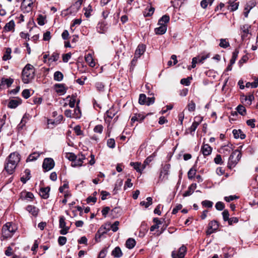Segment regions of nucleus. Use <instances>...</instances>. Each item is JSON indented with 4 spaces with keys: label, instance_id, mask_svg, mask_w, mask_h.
I'll list each match as a JSON object with an SVG mask.
<instances>
[{
    "label": "nucleus",
    "instance_id": "obj_13",
    "mask_svg": "<svg viewBox=\"0 0 258 258\" xmlns=\"http://www.w3.org/2000/svg\"><path fill=\"white\" fill-rule=\"evenodd\" d=\"M54 88L57 93L61 94H64L67 90V88H66L64 84H56L54 85Z\"/></svg>",
    "mask_w": 258,
    "mask_h": 258
},
{
    "label": "nucleus",
    "instance_id": "obj_45",
    "mask_svg": "<svg viewBox=\"0 0 258 258\" xmlns=\"http://www.w3.org/2000/svg\"><path fill=\"white\" fill-rule=\"evenodd\" d=\"M147 97L144 94H141L139 98V103L141 105H146Z\"/></svg>",
    "mask_w": 258,
    "mask_h": 258
},
{
    "label": "nucleus",
    "instance_id": "obj_10",
    "mask_svg": "<svg viewBox=\"0 0 258 258\" xmlns=\"http://www.w3.org/2000/svg\"><path fill=\"white\" fill-rule=\"evenodd\" d=\"M85 159L86 158L84 155H83L82 154H79L77 156V158L76 160H75L74 162H72V166L73 167L82 166L83 163V160H85Z\"/></svg>",
    "mask_w": 258,
    "mask_h": 258
},
{
    "label": "nucleus",
    "instance_id": "obj_32",
    "mask_svg": "<svg viewBox=\"0 0 258 258\" xmlns=\"http://www.w3.org/2000/svg\"><path fill=\"white\" fill-rule=\"evenodd\" d=\"M232 145L231 144L223 146L220 149V152L221 153L227 155L232 151Z\"/></svg>",
    "mask_w": 258,
    "mask_h": 258
},
{
    "label": "nucleus",
    "instance_id": "obj_26",
    "mask_svg": "<svg viewBox=\"0 0 258 258\" xmlns=\"http://www.w3.org/2000/svg\"><path fill=\"white\" fill-rule=\"evenodd\" d=\"M131 166L137 171V172L142 173L144 169L142 168V164L140 162H131Z\"/></svg>",
    "mask_w": 258,
    "mask_h": 258
},
{
    "label": "nucleus",
    "instance_id": "obj_64",
    "mask_svg": "<svg viewBox=\"0 0 258 258\" xmlns=\"http://www.w3.org/2000/svg\"><path fill=\"white\" fill-rule=\"evenodd\" d=\"M107 252V248H104L100 251L98 255V258H104Z\"/></svg>",
    "mask_w": 258,
    "mask_h": 258
},
{
    "label": "nucleus",
    "instance_id": "obj_52",
    "mask_svg": "<svg viewBox=\"0 0 258 258\" xmlns=\"http://www.w3.org/2000/svg\"><path fill=\"white\" fill-rule=\"evenodd\" d=\"M202 205L206 208H211L213 207V203L209 200H205L202 202Z\"/></svg>",
    "mask_w": 258,
    "mask_h": 258
},
{
    "label": "nucleus",
    "instance_id": "obj_9",
    "mask_svg": "<svg viewBox=\"0 0 258 258\" xmlns=\"http://www.w3.org/2000/svg\"><path fill=\"white\" fill-rule=\"evenodd\" d=\"M219 227V225L216 221H211L208 225V229L207 231V234L210 235L216 231Z\"/></svg>",
    "mask_w": 258,
    "mask_h": 258
},
{
    "label": "nucleus",
    "instance_id": "obj_44",
    "mask_svg": "<svg viewBox=\"0 0 258 258\" xmlns=\"http://www.w3.org/2000/svg\"><path fill=\"white\" fill-rule=\"evenodd\" d=\"M258 86V79H255L254 82L252 83L247 82L246 83L245 87L246 88H255Z\"/></svg>",
    "mask_w": 258,
    "mask_h": 258
},
{
    "label": "nucleus",
    "instance_id": "obj_53",
    "mask_svg": "<svg viewBox=\"0 0 258 258\" xmlns=\"http://www.w3.org/2000/svg\"><path fill=\"white\" fill-rule=\"evenodd\" d=\"M215 208L218 211H222L225 208L224 204L222 202H218L215 205Z\"/></svg>",
    "mask_w": 258,
    "mask_h": 258
},
{
    "label": "nucleus",
    "instance_id": "obj_62",
    "mask_svg": "<svg viewBox=\"0 0 258 258\" xmlns=\"http://www.w3.org/2000/svg\"><path fill=\"white\" fill-rule=\"evenodd\" d=\"M75 102H76V96L73 95L71 97V99L69 101V106L71 108L74 107L75 105Z\"/></svg>",
    "mask_w": 258,
    "mask_h": 258
},
{
    "label": "nucleus",
    "instance_id": "obj_36",
    "mask_svg": "<svg viewBox=\"0 0 258 258\" xmlns=\"http://www.w3.org/2000/svg\"><path fill=\"white\" fill-rule=\"evenodd\" d=\"M63 75L62 73L59 71H56L53 75V79L58 82H60L63 80Z\"/></svg>",
    "mask_w": 258,
    "mask_h": 258
},
{
    "label": "nucleus",
    "instance_id": "obj_7",
    "mask_svg": "<svg viewBox=\"0 0 258 258\" xmlns=\"http://www.w3.org/2000/svg\"><path fill=\"white\" fill-rule=\"evenodd\" d=\"M54 166V161L52 158H46L44 159L42 167L46 171L51 170Z\"/></svg>",
    "mask_w": 258,
    "mask_h": 258
},
{
    "label": "nucleus",
    "instance_id": "obj_34",
    "mask_svg": "<svg viewBox=\"0 0 258 258\" xmlns=\"http://www.w3.org/2000/svg\"><path fill=\"white\" fill-rule=\"evenodd\" d=\"M219 46L223 48H226L230 46L229 42L226 38H221L220 39Z\"/></svg>",
    "mask_w": 258,
    "mask_h": 258
},
{
    "label": "nucleus",
    "instance_id": "obj_6",
    "mask_svg": "<svg viewBox=\"0 0 258 258\" xmlns=\"http://www.w3.org/2000/svg\"><path fill=\"white\" fill-rule=\"evenodd\" d=\"M186 252V247L182 245L177 251H173L171 253L172 258H183Z\"/></svg>",
    "mask_w": 258,
    "mask_h": 258
},
{
    "label": "nucleus",
    "instance_id": "obj_21",
    "mask_svg": "<svg viewBox=\"0 0 258 258\" xmlns=\"http://www.w3.org/2000/svg\"><path fill=\"white\" fill-rule=\"evenodd\" d=\"M197 188V184L196 183H192L188 187V189L183 194V196L184 197H188L192 195L194 192L195 189Z\"/></svg>",
    "mask_w": 258,
    "mask_h": 258
},
{
    "label": "nucleus",
    "instance_id": "obj_47",
    "mask_svg": "<svg viewBox=\"0 0 258 258\" xmlns=\"http://www.w3.org/2000/svg\"><path fill=\"white\" fill-rule=\"evenodd\" d=\"M119 224V221H116L112 224H108V226H110V228L113 232H116L118 230V226Z\"/></svg>",
    "mask_w": 258,
    "mask_h": 258
},
{
    "label": "nucleus",
    "instance_id": "obj_37",
    "mask_svg": "<svg viewBox=\"0 0 258 258\" xmlns=\"http://www.w3.org/2000/svg\"><path fill=\"white\" fill-rule=\"evenodd\" d=\"M73 130L77 136L81 137L84 136V132L81 130V127L79 125H76Z\"/></svg>",
    "mask_w": 258,
    "mask_h": 258
},
{
    "label": "nucleus",
    "instance_id": "obj_2",
    "mask_svg": "<svg viewBox=\"0 0 258 258\" xmlns=\"http://www.w3.org/2000/svg\"><path fill=\"white\" fill-rule=\"evenodd\" d=\"M35 75V69L31 64L28 63L23 70L22 73V81L24 83H30L34 78Z\"/></svg>",
    "mask_w": 258,
    "mask_h": 258
},
{
    "label": "nucleus",
    "instance_id": "obj_5",
    "mask_svg": "<svg viewBox=\"0 0 258 258\" xmlns=\"http://www.w3.org/2000/svg\"><path fill=\"white\" fill-rule=\"evenodd\" d=\"M170 165L166 164L161 168L159 176L158 182H162L168 179Z\"/></svg>",
    "mask_w": 258,
    "mask_h": 258
},
{
    "label": "nucleus",
    "instance_id": "obj_50",
    "mask_svg": "<svg viewBox=\"0 0 258 258\" xmlns=\"http://www.w3.org/2000/svg\"><path fill=\"white\" fill-rule=\"evenodd\" d=\"M85 12L84 13L85 16L87 18H89L91 16V13L92 12V8L91 5H89L87 8H84Z\"/></svg>",
    "mask_w": 258,
    "mask_h": 258
},
{
    "label": "nucleus",
    "instance_id": "obj_60",
    "mask_svg": "<svg viewBox=\"0 0 258 258\" xmlns=\"http://www.w3.org/2000/svg\"><path fill=\"white\" fill-rule=\"evenodd\" d=\"M103 130V126L99 124L97 125H96L95 127L94 128V131L95 133L101 134Z\"/></svg>",
    "mask_w": 258,
    "mask_h": 258
},
{
    "label": "nucleus",
    "instance_id": "obj_35",
    "mask_svg": "<svg viewBox=\"0 0 258 258\" xmlns=\"http://www.w3.org/2000/svg\"><path fill=\"white\" fill-rule=\"evenodd\" d=\"M229 9L231 11H235L238 9L239 6V2L236 3L235 2L230 0L229 1Z\"/></svg>",
    "mask_w": 258,
    "mask_h": 258
},
{
    "label": "nucleus",
    "instance_id": "obj_43",
    "mask_svg": "<svg viewBox=\"0 0 258 258\" xmlns=\"http://www.w3.org/2000/svg\"><path fill=\"white\" fill-rule=\"evenodd\" d=\"M147 201H142L140 203V205L144 206L146 208H148L149 206L152 204V198L151 197H148L146 199Z\"/></svg>",
    "mask_w": 258,
    "mask_h": 258
},
{
    "label": "nucleus",
    "instance_id": "obj_54",
    "mask_svg": "<svg viewBox=\"0 0 258 258\" xmlns=\"http://www.w3.org/2000/svg\"><path fill=\"white\" fill-rule=\"evenodd\" d=\"M107 146L110 148H114L115 146V142L113 139H109L107 141Z\"/></svg>",
    "mask_w": 258,
    "mask_h": 258
},
{
    "label": "nucleus",
    "instance_id": "obj_17",
    "mask_svg": "<svg viewBox=\"0 0 258 258\" xmlns=\"http://www.w3.org/2000/svg\"><path fill=\"white\" fill-rule=\"evenodd\" d=\"M159 26L156 28L154 30L155 32L157 35H163L165 34L167 31V26L158 25Z\"/></svg>",
    "mask_w": 258,
    "mask_h": 258
},
{
    "label": "nucleus",
    "instance_id": "obj_55",
    "mask_svg": "<svg viewBox=\"0 0 258 258\" xmlns=\"http://www.w3.org/2000/svg\"><path fill=\"white\" fill-rule=\"evenodd\" d=\"M250 28V26L248 24H245L241 26L240 29L245 34L249 33V30Z\"/></svg>",
    "mask_w": 258,
    "mask_h": 258
},
{
    "label": "nucleus",
    "instance_id": "obj_61",
    "mask_svg": "<svg viewBox=\"0 0 258 258\" xmlns=\"http://www.w3.org/2000/svg\"><path fill=\"white\" fill-rule=\"evenodd\" d=\"M67 238L64 236H59L58 239V242L60 245H63L66 243Z\"/></svg>",
    "mask_w": 258,
    "mask_h": 258
},
{
    "label": "nucleus",
    "instance_id": "obj_1",
    "mask_svg": "<svg viewBox=\"0 0 258 258\" xmlns=\"http://www.w3.org/2000/svg\"><path fill=\"white\" fill-rule=\"evenodd\" d=\"M20 160V157L18 153L13 152L9 155L5 165V169L9 174L13 173Z\"/></svg>",
    "mask_w": 258,
    "mask_h": 258
},
{
    "label": "nucleus",
    "instance_id": "obj_48",
    "mask_svg": "<svg viewBox=\"0 0 258 258\" xmlns=\"http://www.w3.org/2000/svg\"><path fill=\"white\" fill-rule=\"evenodd\" d=\"M66 157L70 161L74 162L77 158V156L73 153H68L66 154Z\"/></svg>",
    "mask_w": 258,
    "mask_h": 258
},
{
    "label": "nucleus",
    "instance_id": "obj_49",
    "mask_svg": "<svg viewBox=\"0 0 258 258\" xmlns=\"http://www.w3.org/2000/svg\"><path fill=\"white\" fill-rule=\"evenodd\" d=\"M213 3V1L211 0H203L201 2V6L203 9L207 8L208 4L211 5Z\"/></svg>",
    "mask_w": 258,
    "mask_h": 258
},
{
    "label": "nucleus",
    "instance_id": "obj_63",
    "mask_svg": "<svg viewBox=\"0 0 258 258\" xmlns=\"http://www.w3.org/2000/svg\"><path fill=\"white\" fill-rule=\"evenodd\" d=\"M196 170L191 168L188 172V177L189 179H192L195 175Z\"/></svg>",
    "mask_w": 258,
    "mask_h": 258
},
{
    "label": "nucleus",
    "instance_id": "obj_11",
    "mask_svg": "<svg viewBox=\"0 0 258 258\" xmlns=\"http://www.w3.org/2000/svg\"><path fill=\"white\" fill-rule=\"evenodd\" d=\"M145 49L146 46L145 45L143 44H139L135 51V56H136V57L140 58L145 52Z\"/></svg>",
    "mask_w": 258,
    "mask_h": 258
},
{
    "label": "nucleus",
    "instance_id": "obj_42",
    "mask_svg": "<svg viewBox=\"0 0 258 258\" xmlns=\"http://www.w3.org/2000/svg\"><path fill=\"white\" fill-rule=\"evenodd\" d=\"M201 120L200 119L199 121H195L192 122V125L189 128L190 134L195 132L198 126H199Z\"/></svg>",
    "mask_w": 258,
    "mask_h": 258
},
{
    "label": "nucleus",
    "instance_id": "obj_40",
    "mask_svg": "<svg viewBox=\"0 0 258 258\" xmlns=\"http://www.w3.org/2000/svg\"><path fill=\"white\" fill-rule=\"evenodd\" d=\"M81 117V111L79 107L77 106L76 108L74 109V113L73 114V118L76 119L80 118Z\"/></svg>",
    "mask_w": 258,
    "mask_h": 258
},
{
    "label": "nucleus",
    "instance_id": "obj_27",
    "mask_svg": "<svg viewBox=\"0 0 258 258\" xmlns=\"http://www.w3.org/2000/svg\"><path fill=\"white\" fill-rule=\"evenodd\" d=\"M118 110L113 107H111L106 112L107 117L109 119H112L117 114Z\"/></svg>",
    "mask_w": 258,
    "mask_h": 258
},
{
    "label": "nucleus",
    "instance_id": "obj_18",
    "mask_svg": "<svg viewBox=\"0 0 258 258\" xmlns=\"http://www.w3.org/2000/svg\"><path fill=\"white\" fill-rule=\"evenodd\" d=\"M85 59L86 62L91 67H94L95 66V62L93 58L92 55L91 53H88L85 56Z\"/></svg>",
    "mask_w": 258,
    "mask_h": 258
},
{
    "label": "nucleus",
    "instance_id": "obj_14",
    "mask_svg": "<svg viewBox=\"0 0 258 258\" xmlns=\"http://www.w3.org/2000/svg\"><path fill=\"white\" fill-rule=\"evenodd\" d=\"M201 151L204 156H208L211 154L212 148L208 144H204L202 146Z\"/></svg>",
    "mask_w": 258,
    "mask_h": 258
},
{
    "label": "nucleus",
    "instance_id": "obj_16",
    "mask_svg": "<svg viewBox=\"0 0 258 258\" xmlns=\"http://www.w3.org/2000/svg\"><path fill=\"white\" fill-rule=\"evenodd\" d=\"M15 24L13 20L10 21L9 22L6 23L4 27V32H9L14 31L15 29Z\"/></svg>",
    "mask_w": 258,
    "mask_h": 258
},
{
    "label": "nucleus",
    "instance_id": "obj_24",
    "mask_svg": "<svg viewBox=\"0 0 258 258\" xmlns=\"http://www.w3.org/2000/svg\"><path fill=\"white\" fill-rule=\"evenodd\" d=\"M170 17L168 15H163L158 21V25L167 26V23H169Z\"/></svg>",
    "mask_w": 258,
    "mask_h": 258
},
{
    "label": "nucleus",
    "instance_id": "obj_31",
    "mask_svg": "<svg viewBox=\"0 0 258 258\" xmlns=\"http://www.w3.org/2000/svg\"><path fill=\"white\" fill-rule=\"evenodd\" d=\"M26 210L28 212L32 214L34 216H36L38 213V209L32 205L28 206L26 208Z\"/></svg>",
    "mask_w": 258,
    "mask_h": 258
},
{
    "label": "nucleus",
    "instance_id": "obj_46",
    "mask_svg": "<svg viewBox=\"0 0 258 258\" xmlns=\"http://www.w3.org/2000/svg\"><path fill=\"white\" fill-rule=\"evenodd\" d=\"M238 112L241 115L246 114V109L243 105H239L236 108Z\"/></svg>",
    "mask_w": 258,
    "mask_h": 258
},
{
    "label": "nucleus",
    "instance_id": "obj_25",
    "mask_svg": "<svg viewBox=\"0 0 258 258\" xmlns=\"http://www.w3.org/2000/svg\"><path fill=\"white\" fill-rule=\"evenodd\" d=\"M232 133L234 138L236 139L240 138L241 139H244L246 137L245 135L240 130H233Z\"/></svg>",
    "mask_w": 258,
    "mask_h": 258
},
{
    "label": "nucleus",
    "instance_id": "obj_58",
    "mask_svg": "<svg viewBox=\"0 0 258 258\" xmlns=\"http://www.w3.org/2000/svg\"><path fill=\"white\" fill-rule=\"evenodd\" d=\"M153 158L151 156H149L142 164V168L145 169L146 166L149 164L152 160Z\"/></svg>",
    "mask_w": 258,
    "mask_h": 258
},
{
    "label": "nucleus",
    "instance_id": "obj_38",
    "mask_svg": "<svg viewBox=\"0 0 258 258\" xmlns=\"http://www.w3.org/2000/svg\"><path fill=\"white\" fill-rule=\"evenodd\" d=\"M33 5V2L29 1V4H27L26 1H23L21 4V7L27 9L26 11L29 12L32 9V6Z\"/></svg>",
    "mask_w": 258,
    "mask_h": 258
},
{
    "label": "nucleus",
    "instance_id": "obj_3",
    "mask_svg": "<svg viewBox=\"0 0 258 258\" xmlns=\"http://www.w3.org/2000/svg\"><path fill=\"white\" fill-rule=\"evenodd\" d=\"M241 157V153L238 150H235L229 157L228 167L231 169L235 167Z\"/></svg>",
    "mask_w": 258,
    "mask_h": 258
},
{
    "label": "nucleus",
    "instance_id": "obj_4",
    "mask_svg": "<svg viewBox=\"0 0 258 258\" xmlns=\"http://www.w3.org/2000/svg\"><path fill=\"white\" fill-rule=\"evenodd\" d=\"M16 228L11 223H7L2 228V236L4 238L11 237L15 232Z\"/></svg>",
    "mask_w": 258,
    "mask_h": 258
},
{
    "label": "nucleus",
    "instance_id": "obj_57",
    "mask_svg": "<svg viewBox=\"0 0 258 258\" xmlns=\"http://www.w3.org/2000/svg\"><path fill=\"white\" fill-rule=\"evenodd\" d=\"M214 162L216 164H222L223 162L222 161L221 156L219 154L217 155L216 157L214 158Z\"/></svg>",
    "mask_w": 258,
    "mask_h": 258
},
{
    "label": "nucleus",
    "instance_id": "obj_59",
    "mask_svg": "<svg viewBox=\"0 0 258 258\" xmlns=\"http://www.w3.org/2000/svg\"><path fill=\"white\" fill-rule=\"evenodd\" d=\"M199 62L198 58L194 57L192 59L191 66L188 67V69L190 70L191 68H195L196 67V64Z\"/></svg>",
    "mask_w": 258,
    "mask_h": 258
},
{
    "label": "nucleus",
    "instance_id": "obj_23",
    "mask_svg": "<svg viewBox=\"0 0 258 258\" xmlns=\"http://www.w3.org/2000/svg\"><path fill=\"white\" fill-rule=\"evenodd\" d=\"M111 255L115 258H120L122 255V252L120 248L118 246L115 247L112 251Z\"/></svg>",
    "mask_w": 258,
    "mask_h": 258
},
{
    "label": "nucleus",
    "instance_id": "obj_51",
    "mask_svg": "<svg viewBox=\"0 0 258 258\" xmlns=\"http://www.w3.org/2000/svg\"><path fill=\"white\" fill-rule=\"evenodd\" d=\"M256 5V3L254 0H251L248 2L246 4V6L244 9L245 10H246L249 8V9H252L255 5Z\"/></svg>",
    "mask_w": 258,
    "mask_h": 258
},
{
    "label": "nucleus",
    "instance_id": "obj_30",
    "mask_svg": "<svg viewBox=\"0 0 258 258\" xmlns=\"http://www.w3.org/2000/svg\"><path fill=\"white\" fill-rule=\"evenodd\" d=\"M145 116L141 114H135L131 118V122H134L136 121H142L145 119Z\"/></svg>",
    "mask_w": 258,
    "mask_h": 258
},
{
    "label": "nucleus",
    "instance_id": "obj_39",
    "mask_svg": "<svg viewBox=\"0 0 258 258\" xmlns=\"http://www.w3.org/2000/svg\"><path fill=\"white\" fill-rule=\"evenodd\" d=\"M102 229H106V227H104L103 228H102V227H101L100 228V229L98 230V232L95 235V240L96 242L99 241V239L100 238L101 236L103 234L107 233V231H102L101 232V231L102 230Z\"/></svg>",
    "mask_w": 258,
    "mask_h": 258
},
{
    "label": "nucleus",
    "instance_id": "obj_12",
    "mask_svg": "<svg viewBox=\"0 0 258 258\" xmlns=\"http://www.w3.org/2000/svg\"><path fill=\"white\" fill-rule=\"evenodd\" d=\"M82 0H78L70 8L71 13H76L81 8L82 4Z\"/></svg>",
    "mask_w": 258,
    "mask_h": 258
},
{
    "label": "nucleus",
    "instance_id": "obj_29",
    "mask_svg": "<svg viewBox=\"0 0 258 258\" xmlns=\"http://www.w3.org/2000/svg\"><path fill=\"white\" fill-rule=\"evenodd\" d=\"M40 153L37 152H34L30 154L27 158V162H31L36 160L39 157Z\"/></svg>",
    "mask_w": 258,
    "mask_h": 258
},
{
    "label": "nucleus",
    "instance_id": "obj_33",
    "mask_svg": "<svg viewBox=\"0 0 258 258\" xmlns=\"http://www.w3.org/2000/svg\"><path fill=\"white\" fill-rule=\"evenodd\" d=\"M136 244L135 240L132 238H128L125 242V245L128 249L133 248Z\"/></svg>",
    "mask_w": 258,
    "mask_h": 258
},
{
    "label": "nucleus",
    "instance_id": "obj_41",
    "mask_svg": "<svg viewBox=\"0 0 258 258\" xmlns=\"http://www.w3.org/2000/svg\"><path fill=\"white\" fill-rule=\"evenodd\" d=\"M12 50L10 48H7L6 49L5 53L3 57V59L5 61L8 60L11 58V53Z\"/></svg>",
    "mask_w": 258,
    "mask_h": 258
},
{
    "label": "nucleus",
    "instance_id": "obj_15",
    "mask_svg": "<svg viewBox=\"0 0 258 258\" xmlns=\"http://www.w3.org/2000/svg\"><path fill=\"white\" fill-rule=\"evenodd\" d=\"M50 187L47 186L44 188H41L39 191L40 196L44 199H47L49 197Z\"/></svg>",
    "mask_w": 258,
    "mask_h": 258
},
{
    "label": "nucleus",
    "instance_id": "obj_8",
    "mask_svg": "<svg viewBox=\"0 0 258 258\" xmlns=\"http://www.w3.org/2000/svg\"><path fill=\"white\" fill-rule=\"evenodd\" d=\"M59 227L61 228L59 233L61 235H65L68 232L70 229L69 227L66 226V223L65 222V218L63 216H60L59 219Z\"/></svg>",
    "mask_w": 258,
    "mask_h": 258
},
{
    "label": "nucleus",
    "instance_id": "obj_19",
    "mask_svg": "<svg viewBox=\"0 0 258 258\" xmlns=\"http://www.w3.org/2000/svg\"><path fill=\"white\" fill-rule=\"evenodd\" d=\"M30 170L28 169L25 170L24 175L21 177V181L25 183L31 177Z\"/></svg>",
    "mask_w": 258,
    "mask_h": 258
},
{
    "label": "nucleus",
    "instance_id": "obj_56",
    "mask_svg": "<svg viewBox=\"0 0 258 258\" xmlns=\"http://www.w3.org/2000/svg\"><path fill=\"white\" fill-rule=\"evenodd\" d=\"M95 87L97 90L99 91H103L104 89V85L102 82H97L95 84Z\"/></svg>",
    "mask_w": 258,
    "mask_h": 258
},
{
    "label": "nucleus",
    "instance_id": "obj_20",
    "mask_svg": "<svg viewBox=\"0 0 258 258\" xmlns=\"http://www.w3.org/2000/svg\"><path fill=\"white\" fill-rule=\"evenodd\" d=\"M22 102L20 99L11 100L8 104V107L10 108H15Z\"/></svg>",
    "mask_w": 258,
    "mask_h": 258
},
{
    "label": "nucleus",
    "instance_id": "obj_22",
    "mask_svg": "<svg viewBox=\"0 0 258 258\" xmlns=\"http://www.w3.org/2000/svg\"><path fill=\"white\" fill-rule=\"evenodd\" d=\"M14 82V80L12 78H2L1 80V83L0 85H1V87H2L3 86L7 85V87H10L11 85Z\"/></svg>",
    "mask_w": 258,
    "mask_h": 258
},
{
    "label": "nucleus",
    "instance_id": "obj_28",
    "mask_svg": "<svg viewBox=\"0 0 258 258\" xmlns=\"http://www.w3.org/2000/svg\"><path fill=\"white\" fill-rule=\"evenodd\" d=\"M154 11V8L151 6H148L144 12V16L145 17H150L153 14Z\"/></svg>",
    "mask_w": 258,
    "mask_h": 258
}]
</instances>
